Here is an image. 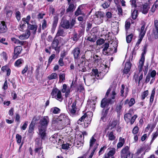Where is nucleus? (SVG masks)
<instances>
[{
	"label": "nucleus",
	"instance_id": "obj_30",
	"mask_svg": "<svg viewBox=\"0 0 158 158\" xmlns=\"http://www.w3.org/2000/svg\"><path fill=\"white\" fill-rule=\"evenodd\" d=\"M95 135L93 136L90 140L89 150L93 147L96 141V139L94 138Z\"/></svg>",
	"mask_w": 158,
	"mask_h": 158
},
{
	"label": "nucleus",
	"instance_id": "obj_34",
	"mask_svg": "<svg viewBox=\"0 0 158 158\" xmlns=\"http://www.w3.org/2000/svg\"><path fill=\"white\" fill-rule=\"evenodd\" d=\"M87 40L92 42H95L96 40V36L95 35L88 36L87 39Z\"/></svg>",
	"mask_w": 158,
	"mask_h": 158
},
{
	"label": "nucleus",
	"instance_id": "obj_48",
	"mask_svg": "<svg viewBox=\"0 0 158 158\" xmlns=\"http://www.w3.org/2000/svg\"><path fill=\"white\" fill-rule=\"evenodd\" d=\"M35 146L36 147H41L42 142L41 140L39 138L36 139V140Z\"/></svg>",
	"mask_w": 158,
	"mask_h": 158
},
{
	"label": "nucleus",
	"instance_id": "obj_5",
	"mask_svg": "<svg viewBox=\"0 0 158 158\" xmlns=\"http://www.w3.org/2000/svg\"><path fill=\"white\" fill-rule=\"evenodd\" d=\"M121 157L122 158H132L129 150V148L126 146L121 150L120 152Z\"/></svg>",
	"mask_w": 158,
	"mask_h": 158
},
{
	"label": "nucleus",
	"instance_id": "obj_63",
	"mask_svg": "<svg viewBox=\"0 0 158 158\" xmlns=\"http://www.w3.org/2000/svg\"><path fill=\"white\" fill-rule=\"evenodd\" d=\"M137 117V116L136 115H135L131 118L130 121L131 124H132L134 123Z\"/></svg>",
	"mask_w": 158,
	"mask_h": 158
},
{
	"label": "nucleus",
	"instance_id": "obj_22",
	"mask_svg": "<svg viewBox=\"0 0 158 158\" xmlns=\"http://www.w3.org/2000/svg\"><path fill=\"white\" fill-rule=\"evenodd\" d=\"M135 103V100L134 98H131L129 100L127 99L125 102L124 104L125 105L128 104L130 107L133 106Z\"/></svg>",
	"mask_w": 158,
	"mask_h": 158
},
{
	"label": "nucleus",
	"instance_id": "obj_51",
	"mask_svg": "<svg viewBox=\"0 0 158 158\" xmlns=\"http://www.w3.org/2000/svg\"><path fill=\"white\" fill-rule=\"evenodd\" d=\"M23 62V60L21 59H18L15 63V65L16 66H19Z\"/></svg>",
	"mask_w": 158,
	"mask_h": 158
},
{
	"label": "nucleus",
	"instance_id": "obj_37",
	"mask_svg": "<svg viewBox=\"0 0 158 158\" xmlns=\"http://www.w3.org/2000/svg\"><path fill=\"white\" fill-rule=\"evenodd\" d=\"M51 111L55 114H56L60 112V110L59 108L55 107L51 109Z\"/></svg>",
	"mask_w": 158,
	"mask_h": 158
},
{
	"label": "nucleus",
	"instance_id": "obj_28",
	"mask_svg": "<svg viewBox=\"0 0 158 158\" xmlns=\"http://www.w3.org/2000/svg\"><path fill=\"white\" fill-rule=\"evenodd\" d=\"M106 136H108V139L110 140H114L116 139V137L114 135L113 132L112 131L110 132H108L106 134Z\"/></svg>",
	"mask_w": 158,
	"mask_h": 158
},
{
	"label": "nucleus",
	"instance_id": "obj_64",
	"mask_svg": "<svg viewBox=\"0 0 158 158\" xmlns=\"http://www.w3.org/2000/svg\"><path fill=\"white\" fill-rule=\"evenodd\" d=\"M102 6L103 8L106 9L109 6L110 3L106 2L102 5Z\"/></svg>",
	"mask_w": 158,
	"mask_h": 158
},
{
	"label": "nucleus",
	"instance_id": "obj_47",
	"mask_svg": "<svg viewBox=\"0 0 158 158\" xmlns=\"http://www.w3.org/2000/svg\"><path fill=\"white\" fill-rule=\"evenodd\" d=\"M87 117H89L86 114H85L78 121L77 123L78 124H81V122L84 121V119L85 118H87Z\"/></svg>",
	"mask_w": 158,
	"mask_h": 158
},
{
	"label": "nucleus",
	"instance_id": "obj_59",
	"mask_svg": "<svg viewBox=\"0 0 158 158\" xmlns=\"http://www.w3.org/2000/svg\"><path fill=\"white\" fill-rule=\"evenodd\" d=\"M71 145L68 143L63 144L62 145V148L64 149H68L69 148V146Z\"/></svg>",
	"mask_w": 158,
	"mask_h": 158
},
{
	"label": "nucleus",
	"instance_id": "obj_45",
	"mask_svg": "<svg viewBox=\"0 0 158 158\" xmlns=\"http://www.w3.org/2000/svg\"><path fill=\"white\" fill-rule=\"evenodd\" d=\"M133 36V35L132 33L127 35L126 36V41L127 43H129L131 42Z\"/></svg>",
	"mask_w": 158,
	"mask_h": 158
},
{
	"label": "nucleus",
	"instance_id": "obj_11",
	"mask_svg": "<svg viewBox=\"0 0 158 158\" xmlns=\"http://www.w3.org/2000/svg\"><path fill=\"white\" fill-rule=\"evenodd\" d=\"M84 7V6L83 5H82L79 6L75 12V15L76 16H78L79 15H85V14L83 11Z\"/></svg>",
	"mask_w": 158,
	"mask_h": 158
},
{
	"label": "nucleus",
	"instance_id": "obj_49",
	"mask_svg": "<svg viewBox=\"0 0 158 158\" xmlns=\"http://www.w3.org/2000/svg\"><path fill=\"white\" fill-rule=\"evenodd\" d=\"M31 19V16L30 15H28L27 17L26 18H24L22 19V20L24 22H26L27 24L28 25V24H29V21H30V20Z\"/></svg>",
	"mask_w": 158,
	"mask_h": 158
},
{
	"label": "nucleus",
	"instance_id": "obj_42",
	"mask_svg": "<svg viewBox=\"0 0 158 158\" xmlns=\"http://www.w3.org/2000/svg\"><path fill=\"white\" fill-rule=\"evenodd\" d=\"M155 89H154L152 92L151 95L150 99V102L151 104L154 100V98L155 94Z\"/></svg>",
	"mask_w": 158,
	"mask_h": 158
},
{
	"label": "nucleus",
	"instance_id": "obj_13",
	"mask_svg": "<svg viewBox=\"0 0 158 158\" xmlns=\"http://www.w3.org/2000/svg\"><path fill=\"white\" fill-rule=\"evenodd\" d=\"M125 85L123 84H122L121 85V87L120 89V91L119 94H120V95L121 96L123 97L125 96V97H126L127 93H128V88H126L125 89Z\"/></svg>",
	"mask_w": 158,
	"mask_h": 158
},
{
	"label": "nucleus",
	"instance_id": "obj_4",
	"mask_svg": "<svg viewBox=\"0 0 158 158\" xmlns=\"http://www.w3.org/2000/svg\"><path fill=\"white\" fill-rule=\"evenodd\" d=\"M105 13L102 11L96 12L93 15V20L95 24H100L102 23Z\"/></svg>",
	"mask_w": 158,
	"mask_h": 158
},
{
	"label": "nucleus",
	"instance_id": "obj_31",
	"mask_svg": "<svg viewBox=\"0 0 158 158\" xmlns=\"http://www.w3.org/2000/svg\"><path fill=\"white\" fill-rule=\"evenodd\" d=\"M145 25L144 24L141 27L139 36L143 37L144 36L146 31V30L144 29Z\"/></svg>",
	"mask_w": 158,
	"mask_h": 158
},
{
	"label": "nucleus",
	"instance_id": "obj_62",
	"mask_svg": "<svg viewBox=\"0 0 158 158\" xmlns=\"http://www.w3.org/2000/svg\"><path fill=\"white\" fill-rule=\"evenodd\" d=\"M97 147L95 146H94L93 148V150L90 155L88 157V158H92L93 156L94 153L96 149H97Z\"/></svg>",
	"mask_w": 158,
	"mask_h": 158
},
{
	"label": "nucleus",
	"instance_id": "obj_61",
	"mask_svg": "<svg viewBox=\"0 0 158 158\" xmlns=\"http://www.w3.org/2000/svg\"><path fill=\"white\" fill-rule=\"evenodd\" d=\"M106 16L108 19H109L112 17V14L111 12L108 11L106 13Z\"/></svg>",
	"mask_w": 158,
	"mask_h": 158
},
{
	"label": "nucleus",
	"instance_id": "obj_36",
	"mask_svg": "<svg viewBox=\"0 0 158 158\" xmlns=\"http://www.w3.org/2000/svg\"><path fill=\"white\" fill-rule=\"evenodd\" d=\"M57 78V74L56 73H52L51 75L48 76V79L51 80L53 79H55Z\"/></svg>",
	"mask_w": 158,
	"mask_h": 158
},
{
	"label": "nucleus",
	"instance_id": "obj_29",
	"mask_svg": "<svg viewBox=\"0 0 158 158\" xmlns=\"http://www.w3.org/2000/svg\"><path fill=\"white\" fill-rule=\"evenodd\" d=\"M125 143V140L124 138H122L120 137L119 138V142L118 143L117 145V147L118 148H120L122 147Z\"/></svg>",
	"mask_w": 158,
	"mask_h": 158
},
{
	"label": "nucleus",
	"instance_id": "obj_14",
	"mask_svg": "<svg viewBox=\"0 0 158 158\" xmlns=\"http://www.w3.org/2000/svg\"><path fill=\"white\" fill-rule=\"evenodd\" d=\"M144 60L145 57L143 55H142L141 59L139 61V64L138 65L139 72L142 71V70L144 65Z\"/></svg>",
	"mask_w": 158,
	"mask_h": 158
},
{
	"label": "nucleus",
	"instance_id": "obj_15",
	"mask_svg": "<svg viewBox=\"0 0 158 158\" xmlns=\"http://www.w3.org/2000/svg\"><path fill=\"white\" fill-rule=\"evenodd\" d=\"M80 50L78 47L75 48L72 51L74 59L78 58L80 55Z\"/></svg>",
	"mask_w": 158,
	"mask_h": 158
},
{
	"label": "nucleus",
	"instance_id": "obj_50",
	"mask_svg": "<svg viewBox=\"0 0 158 158\" xmlns=\"http://www.w3.org/2000/svg\"><path fill=\"white\" fill-rule=\"evenodd\" d=\"M22 136L19 134H17L16 135V139L18 143H20L21 142Z\"/></svg>",
	"mask_w": 158,
	"mask_h": 158
},
{
	"label": "nucleus",
	"instance_id": "obj_2",
	"mask_svg": "<svg viewBox=\"0 0 158 158\" xmlns=\"http://www.w3.org/2000/svg\"><path fill=\"white\" fill-rule=\"evenodd\" d=\"M69 122V119L64 114H61L57 118H53L52 124L60 129H62L64 126Z\"/></svg>",
	"mask_w": 158,
	"mask_h": 158
},
{
	"label": "nucleus",
	"instance_id": "obj_44",
	"mask_svg": "<svg viewBox=\"0 0 158 158\" xmlns=\"http://www.w3.org/2000/svg\"><path fill=\"white\" fill-rule=\"evenodd\" d=\"M158 135V129L156 131L155 133H153L152 134V140L151 141V143H152L153 141L157 137Z\"/></svg>",
	"mask_w": 158,
	"mask_h": 158
},
{
	"label": "nucleus",
	"instance_id": "obj_24",
	"mask_svg": "<svg viewBox=\"0 0 158 158\" xmlns=\"http://www.w3.org/2000/svg\"><path fill=\"white\" fill-rule=\"evenodd\" d=\"M58 44L59 41L56 38V37H55L51 44V47L53 49H55V50H56V48L58 45Z\"/></svg>",
	"mask_w": 158,
	"mask_h": 158
},
{
	"label": "nucleus",
	"instance_id": "obj_3",
	"mask_svg": "<svg viewBox=\"0 0 158 158\" xmlns=\"http://www.w3.org/2000/svg\"><path fill=\"white\" fill-rule=\"evenodd\" d=\"M49 121L48 116H44L40 121V126L39 127V134L42 139H44L46 136V128Z\"/></svg>",
	"mask_w": 158,
	"mask_h": 158
},
{
	"label": "nucleus",
	"instance_id": "obj_41",
	"mask_svg": "<svg viewBox=\"0 0 158 158\" xmlns=\"http://www.w3.org/2000/svg\"><path fill=\"white\" fill-rule=\"evenodd\" d=\"M26 23L25 22L23 23H21L19 27V29L21 31H23L26 29Z\"/></svg>",
	"mask_w": 158,
	"mask_h": 158
},
{
	"label": "nucleus",
	"instance_id": "obj_12",
	"mask_svg": "<svg viewBox=\"0 0 158 158\" xmlns=\"http://www.w3.org/2000/svg\"><path fill=\"white\" fill-rule=\"evenodd\" d=\"M36 120H37V118H36V117L35 116L29 125L28 132L31 134H32L34 133V129L35 124V123L34 122V121H35Z\"/></svg>",
	"mask_w": 158,
	"mask_h": 158
},
{
	"label": "nucleus",
	"instance_id": "obj_18",
	"mask_svg": "<svg viewBox=\"0 0 158 158\" xmlns=\"http://www.w3.org/2000/svg\"><path fill=\"white\" fill-rule=\"evenodd\" d=\"M30 35V31L27 30L25 33L19 36V38L21 40H24L28 38Z\"/></svg>",
	"mask_w": 158,
	"mask_h": 158
},
{
	"label": "nucleus",
	"instance_id": "obj_9",
	"mask_svg": "<svg viewBox=\"0 0 158 158\" xmlns=\"http://www.w3.org/2000/svg\"><path fill=\"white\" fill-rule=\"evenodd\" d=\"M76 101H75L73 103L71 106L69 105L68 109L69 111L71 114H74L76 112Z\"/></svg>",
	"mask_w": 158,
	"mask_h": 158
},
{
	"label": "nucleus",
	"instance_id": "obj_20",
	"mask_svg": "<svg viewBox=\"0 0 158 158\" xmlns=\"http://www.w3.org/2000/svg\"><path fill=\"white\" fill-rule=\"evenodd\" d=\"M109 47V44L107 43H105L102 45V48H103L102 52L104 55H106L108 54V50L109 49V48H108Z\"/></svg>",
	"mask_w": 158,
	"mask_h": 158
},
{
	"label": "nucleus",
	"instance_id": "obj_32",
	"mask_svg": "<svg viewBox=\"0 0 158 158\" xmlns=\"http://www.w3.org/2000/svg\"><path fill=\"white\" fill-rule=\"evenodd\" d=\"M131 11H132L131 14L132 18L134 19H135L138 16V10L135 9H133V10Z\"/></svg>",
	"mask_w": 158,
	"mask_h": 158
},
{
	"label": "nucleus",
	"instance_id": "obj_16",
	"mask_svg": "<svg viewBox=\"0 0 158 158\" xmlns=\"http://www.w3.org/2000/svg\"><path fill=\"white\" fill-rule=\"evenodd\" d=\"M149 8L150 7L148 4L146 3L141 7L140 10L143 14H146L148 13Z\"/></svg>",
	"mask_w": 158,
	"mask_h": 158
},
{
	"label": "nucleus",
	"instance_id": "obj_57",
	"mask_svg": "<svg viewBox=\"0 0 158 158\" xmlns=\"http://www.w3.org/2000/svg\"><path fill=\"white\" fill-rule=\"evenodd\" d=\"M16 17L18 21H19L21 19V13L19 11H17L15 13Z\"/></svg>",
	"mask_w": 158,
	"mask_h": 158
},
{
	"label": "nucleus",
	"instance_id": "obj_8",
	"mask_svg": "<svg viewBox=\"0 0 158 158\" xmlns=\"http://www.w3.org/2000/svg\"><path fill=\"white\" fill-rule=\"evenodd\" d=\"M74 59L75 65L77 68H82V67H83L84 64V58H83V57Z\"/></svg>",
	"mask_w": 158,
	"mask_h": 158
},
{
	"label": "nucleus",
	"instance_id": "obj_43",
	"mask_svg": "<svg viewBox=\"0 0 158 158\" xmlns=\"http://www.w3.org/2000/svg\"><path fill=\"white\" fill-rule=\"evenodd\" d=\"M108 110H106L104 112L103 111L101 119L104 122L106 120V117L107 114Z\"/></svg>",
	"mask_w": 158,
	"mask_h": 158
},
{
	"label": "nucleus",
	"instance_id": "obj_60",
	"mask_svg": "<svg viewBox=\"0 0 158 158\" xmlns=\"http://www.w3.org/2000/svg\"><path fill=\"white\" fill-rule=\"evenodd\" d=\"M131 117V115L130 114L127 113L124 115V118L126 121H127L130 119Z\"/></svg>",
	"mask_w": 158,
	"mask_h": 158
},
{
	"label": "nucleus",
	"instance_id": "obj_58",
	"mask_svg": "<svg viewBox=\"0 0 158 158\" xmlns=\"http://www.w3.org/2000/svg\"><path fill=\"white\" fill-rule=\"evenodd\" d=\"M106 146H104L103 147L101 148L99 152V155H100L104 153L105 150L106 149Z\"/></svg>",
	"mask_w": 158,
	"mask_h": 158
},
{
	"label": "nucleus",
	"instance_id": "obj_40",
	"mask_svg": "<svg viewBox=\"0 0 158 158\" xmlns=\"http://www.w3.org/2000/svg\"><path fill=\"white\" fill-rule=\"evenodd\" d=\"M130 3L131 6L132 11L133 9H135L137 7L136 0H131L130 1Z\"/></svg>",
	"mask_w": 158,
	"mask_h": 158
},
{
	"label": "nucleus",
	"instance_id": "obj_10",
	"mask_svg": "<svg viewBox=\"0 0 158 158\" xmlns=\"http://www.w3.org/2000/svg\"><path fill=\"white\" fill-rule=\"evenodd\" d=\"M22 50V48L20 46L16 47L14 49L13 59H15L17 58L19 54L21 53Z\"/></svg>",
	"mask_w": 158,
	"mask_h": 158
},
{
	"label": "nucleus",
	"instance_id": "obj_33",
	"mask_svg": "<svg viewBox=\"0 0 158 158\" xmlns=\"http://www.w3.org/2000/svg\"><path fill=\"white\" fill-rule=\"evenodd\" d=\"M158 6V0H156L154 4L151 8L150 11L153 13H154L156 9Z\"/></svg>",
	"mask_w": 158,
	"mask_h": 158
},
{
	"label": "nucleus",
	"instance_id": "obj_17",
	"mask_svg": "<svg viewBox=\"0 0 158 158\" xmlns=\"http://www.w3.org/2000/svg\"><path fill=\"white\" fill-rule=\"evenodd\" d=\"M131 67V64L129 61L126 62L124 69L123 70V73L127 74L130 71Z\"/></svg>",
	"mask_w": 158,
	"mask_h": 158
},
{
	"label": "nucleus",
	"instance_id": "obj_38",
	"mask_svg": "<svg viewBox=\"0 0 158 158\" xmlns=\"http://www.w3.org/2000/svg\"><path fill=\"white\" fill-rule=\"evenodd\" d=\"M64 33V31L63 29L61 28L60 27L58 29V30L57 31V32L56 35V36H63V34Z\"/></svg>",
	"mask_w": 158,
	"mask_h": 158
},
{
	"label": "nucleus",
	"instance_id": "obj_27",
	"mask_svg": "<svg viewBox=\"0 0 158 158\" xmlns=\"http://www.w3.org/2000/svg\"><path fill=\"white\" fill-rule=\"evenodd\" d=\"M58 135L57 134H54L51 137L50 139V141L54 143H56L57 140L60 141V139L58 137Z\"/></svg>",
	"mask_w": 158,
	"mask_h": 158
},
{
	"label": "nucleus",
	"instance_id": "obj_23",
	"mask_svg": "<svg viewBox=\"0 0 158 158\" xmlns=\"http://www.w3.org/2000/svg\"><path fill=\"white\" fill-rule=\"evenodd\" d=\"M27 27L29 30L33 31V34H35L36 33V31L37 28V26L35 24L34 25H31L30 24L28 25Z\"/></svg>",
	"mask_w": 158,
	"mask_h": 158
},
{
	"label": "nucleus",
	"instance_id": "obj_55",
	"mask_svg": "<svg viewBox=\"0 0 158 158\" xmlns=\"http://www.w3.org/2000/svg\"><path fill=\"white\" fill-rule=\"evenodd\" d=\"M93 73H90L92 74H93L94 76H95V77H98L99 75L98 73V69H94L93 70Z\"/></svg>",
	"mask_w": 158,
	"mask_h": 158
},
{
	"label": "nucleus",
	"instance_id": "obj_25",
	"mask_svg": "<svg viewBox=\"0 0 158 158\" xmlns=\"http://www.w3.org/2000/svg\"><path fill=\"white\" fill-rule=\"evenodd\" d=\"M76 6L73 3L69 4V6L66 9V11L67 12H73L75 9Z\"/></svg>",
	"mask_w": 158,
	"mask_h": 158
},
{
	"label": "nucleus",
	"instance_id": "obj_46",
	"mask_svg": "<svg viewBox=\"0 0 158 158\" xmlns=\"http://www.w3.org/2000/svg\"><path fill=\"white\" fill-rule=\"evenodd\" d=\"M148 90L143 92L141 94V99L142 100H144L145 98L148 95Z\"/></svg>",
	"mask_w": 158,
	"mask_h": 158
},
{
	"label": "nucleus",
	"instance_id": "obj_6",
	"mask_svg": "<svg viewBox=\"0 0 158 158\" xmlns=\"http://www.w3.org/2000/svg\"><path fill=\"white\" fill-rule=\"evenodd\" d=\"M85 82L87 86H89L93 84L96 81V77L93 74H89L84 78Z\"/></svg>",
	"mask_w": 158,
	"mask_h": 158
},
{
	"label": "nucleus",
	"instance_id": "obj_7",
	"mask_svg": "<svg viewBox=\"0 0 158 158\" xmlns=\"http://www.w3.org/2000/svg\"><path fill=\"white\" fill-rule=\"evenodd\" d=\"M51 94L52 98H55L60 101H61L62 99L61 92L57 88H53L52 89Z\"/></svg>",
	"mask_w": 158,
	"mask_h": 158
},
{
	"label": "nucleus",
	"instance_id": "obj_1",
	"mask_svg": "<svg viewBox=\"0 0 158 158\" xmlns=\"http://www.w3.org/2000/svg\"><path fill=\"white\" fill-rule=\"evenodd\" d=\"M116 86H114L113 87L110 88L108 89L105 95V97L106 98L108 96L111 90V93L110 94V98L106 99L105 98H104L102 99L101 102V107L103 108L107 106L109 103H112V101L111 99H114L115 98L116 95H117V92L116 90Z\"/></svg>",
	"mask_w": 158,
	"mask_h": 158
},
{
	"label": "nucleus",
	"instance_id": "obj_53",
	"mask_svg": "<svg viewBox=\"0 0 158 158\" xmlns=\"http://www.w3.org/2000/svg\"><path fill=\"white\" fill-rule=\"evenodd\" d=\"M70 23L69 24L70 28H72V27L74 26L76 23V20L75 18H73L70 20Z\"/></svg>",
	"mask_w": 158,
	"mask_h": 158
},
{
	"label": "nucleus",
	"instance_id": "obj_39",
	"mask_svg": "<svg viewBox=\"0 0 158 158\" xmlns=\"http://www.w3.org/2000/svg\"><path fill=\"white\" fill-rule=\"evenodd\" d=\"M115 149L114 148H112L109 152L106 154L110 157V156H112L115 153Z\"/></svg>",
	"mask_w": 158,
	"mask_h": 158
},
{
	"label": "nucleus",
	"instance_id": "obj_35",
	"mask_svg": "<svg viewBox=\"0 0 158 158\" xmlns=\"http://www.w3.org/2000/svg\"><path fill=\"white\" fill-rule=\"evenodd\" d=\"M118 124V122L117 120H115L112 121V122L110 124V127H111L110 129H112L115 128L117 126Z\"/></svg>",
	"mask_w": 158,
	"mask_h": 158
},
{
	"label": "nucleus",
	"instance_id": "obj_56",
	"mask_svg": "<svg viewBox=\"0 0 158 158\" xmlns=\"http://www.w3.org/2000/svg\"><path fill=\"white\" fill-rule=\"evenodd\" d=\"M139 131V127L137 126H135L133 128V129L132 133L134 135H136L138 133Z\"/></svg>",
	"mask_w": 158,
	"mask_h": 158
},
{
	"label": "nucleus",
	"instance_id": "obj_26",
	"mask_svg": "<svg viewBox=\"0 0 158 158\" xmlns=\"http://www.w3.org/2000/svg\"><path fill=\"white\" fill-rule=\"evenodd\" d=\"M42 147H36L35 150L36 153H38L39 155H41V157H43L44 156L43 150Z\"/></svg>",
	"mask_w": 158,
	"mask_h": 158
},
{
	"label": "nucleus",
	"instance_id": "obj_54",
	"mask_svg": "<svg viewBox=\"0 0 158 158\" xmlns=\"http://www.w3.org/2000/svg\"><path fill=\"white\" fill-rule=\"evenodd\" d=\"M28 123L27 121L25 122L22 126H21V129L23 130H25L27 127Z\"/></svg>",
	"mask_w": 158,
	"mask_h": 158
},
{
	"label": "nucleus",
	"instance_id": "obj_19",
	"mask_svg": "<svg viewBox=\"0 0 158 158\" xmlns=\"http://www.w3.org/2000/svg\"><path fill=\"white\" fill-rule=\"evenodd\" d=\"M61 26L63 28L66 29H68L69 28H70L69 21L67 20H64L63 22H61Z\"/></svg>",
	"mask_w": 158,
	"mask_h": 158
},
{
	"label": "nucleus",
	"instance_id": "obj_21",
	"mask_svg": "<svg viewBox=\"0 0 158 158\" xmlns=\"http://www.w3.org/2000/svg\"><path fill=\"white\" fill-rule=\"evenodd\" d=\"M7 30V27L5 25V22L4 21L1 22L0 23V33L5 32Z\"/></svg>",
	"mask_w": 158,
	"mask_h": 158
},
{
	"label": "nucleus",
	"instance_id": "obj_52",
	"mask_svg": "<svg viewBox=\"0 0 158 158\" xmlns=\"http://www.w3.org/2000/svg\"><path fill=\"white\" fill-rule=\"evenodd\" d=\"M65 74L64 73H60L59 76L60 81H62L65 80Z\"/></svg>",
	"mask_w": 158,
	"mask_h": 158
}]
</instances>
